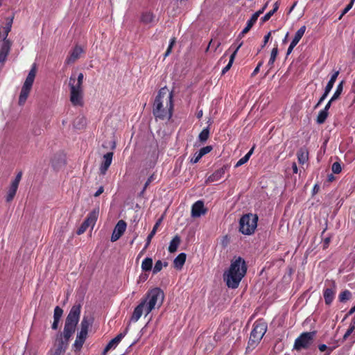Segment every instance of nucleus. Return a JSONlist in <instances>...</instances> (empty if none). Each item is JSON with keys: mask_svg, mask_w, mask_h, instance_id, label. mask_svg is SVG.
I'll return each mask as SVG.
<instances>
[{"mask_svg": "<svg viewBox=\"0 0 355 355\" xmlns=\"http://www.w3.org/2000/svg\"><path fill=\"white\" fill-rule=\"evenodd\" d=\"M173 94L166 87H162L153 105V114L156 121L169 120L173 113Z\"/></svg>", "mask_w": 355, "mask_h": 355, "instance_id": "nucleus-1", "label": "nucleus"}, {"mask_svg": "<svg viewBox=\"0 0 355 355\" xmlns=\"http://www.w3.org/2000/svg\"><path fill=\"white\" fill-rule=\"evenodd\" d=\"M246 272L247 266L245 260L240 257L234 258L231 261L228 270L223 274V279L227 287L231 288H238Z\"/></svg>", "mask_w": 355, "mask_h": 355, "instance_id": "nucleus-2", "label": "nucleus"}, {"mask_svg": "<svg viewBox=\"0 0 355 355\" xmlns=\"http://www.w3.org/2000/svg\"><path fill=\"white\" fill-rule=\"evenodd\" d=\"M267 329V323L263 320H257L254 322L246 347L247 353L256 348L266 333Z\"/></svg>", "mask_w": 355, "mask_h": 355, "instance_id": "nucleus-3", "label": "nucleus"}, {"mask_svg": "<svg viewBox=\"0 0 355 355\" xmlns=\"http://www.w3.org/2000/svg\"><path fill=\"white\" fill-rule=\"evenodd\" d=\"M164 299V292L159 288L149 290L141 301H146V316L153 309H159L163 304Z\"/></svg>", "mask_w": 355, "mask_h": 355, "instance_id": "nucleus-4", "label": "nucleus"}, {"mask_svg": "<svg viewBox=\"0 0 355 355\" xmlns=\"http://www.w3.org/2000/svg\"><path fill=\"white\" fill-rule=\"evenodd\" d=\"M36 73L37 64L33 63L20 92L18 102L19 105H24L25 104L32 89V87L36 76Z\"/></svg>", "mask_w": 355, "mask_h": 355, "instance_id": "nucleus-5", "label": "nucleus"}, {"mask_svg": "<svg viewBox=\"0 0 355 355\" xmlns=\"http://www.w3.org/2000/svg\"><path fill=\"white\" fill-rule=\"evenodd\" d=\"M70 88V101L73 106L83 105V84L76 82V76L71 75L69 80Z\"/></svg>", "mask_w": 355, "mask_h": 355, "instance_id": "nucleus-6", "label": "nucleus"}, {"mask_svg": "<svg viewBox=\"0 0 355 355\" xmlns=\"http://www.w3.org/2000/svg\"><path fill=\"white\" fill-rule=\"evenodd\" d=\"M257 214L248 213L243 215L239 220V231L245 235L252 234L257 226Z\"/></svg>", "mask_w": 355, "mask_h": 355, "instance_id": "nucleus-7", "label": "nucleus"}, {"mask_svg": "<svg viewBox=\"0 0 355 355\" xmlns=\"http://www.w3.org/2000/svg\"><path fill=\"white\" fill-rule=\"evenodd\" d=\"M315 334V331L302 333L295 340L293 349L297 351L309 349L314 341Z\"/></svg>", "mask_w": 355, "mask_h": 355, "instance_id": "nucleus-8", "label": "nucleus"}, {"mask_svg": "<svg viewBox=\"0 0 355 355\" xmlns=\"http://www.w3.org/2000/svg\"><path fill=\"white\" fill-rule=\"evenodd\" d=\"M337 286L336 282L333 279H326L323 289V297L325 304L330 306L336 296Z\"/></svg>", "mask_w": 355, "mask_h": 355, "instance_id": "nucleus-9", "label": "nucleus"}, {"mask_svg": "<svg viewBox=\"0 0 355 355\" xmlns=\"http://www.w3.org/2000/svg\"><path fill=\"white\" fill-rule=\"evenodd\" d=\"M139 21L142 24L148 26V28H151L157 24L159 18L157 17L153 11L148 10L141 12Z\"/></svg>", "mask_w": 355, "mask_h": 355, "instance_id": "nucleus-10", "label": "nucleus"}, {"mask_svg": "<svg viewBox=\"0 0 355 355\" xmlns=\"http://www.w3.org/2000/svg\"><path fill=\"white\" fill-rule=\"evenodd\" d=\"M80 304H74L67 316L64 324L76 327L80 319Z\"/></svg>", "mask_w": 355, "mask_h": 355, "instance_id": "nucleus-11", "label": "nucleus"}, {"mask_svg": "<svg viewBox=\"0 0 355 355\" xmlns=\"http://www.w3.org/2000/svg\"><path fill=\"white\" fill-rule=\"evenodd\" d=\"M22 175V171H19L16 175L15 180L12 181L6 196L7 202H9L13 200L21 180Z\"/></svg>", "mask_w": 355, "mask_h": 355, "instance_id": "nucleus-12", "label": "nucleus"}, {"mask_svg": "<svg viewBox=\"0 0 355 355\" xmlns=\"http://www.w3.org/2000/svg\"><path fill=\"white\" fill-rule=\"evenodd\" d=\"M127 224L123 220L118 221L114 227L112 234L111 236V241L115 242L119 240L124 234L126 230Z\"/></svg>", "mask_w": 355, "mask_h": 355, "instance_id": "nucleus-13", "label": "nucleus"}, {"mask_svg": "<svg viewBox=\"0 0 355 355\" xmlns=\"http://www.w3.org/2000/svg\"><path fill=\"white\" fill-rule=\"evenodd\" d=\"M84 53L83 49L78 45H76L66 59V63L70 64L74 63L78 59L80 58L81 54Z\"/></svg>", "mask_w": 355, "mask_h": 355, "instance_id": "nucleus-14", "label": "nucleus"}, {"mask_svg": "<svg viewBox=\"0 0 355 355\" xmlns=\"http://www.w3.org/2000/svg\"><path fill=\"white\" fill-rule=\"evenodd\" d=\"M12 43L9 40L2 41L0 46V63H4L10 53Z\"/></svg>", "mask_w": 355, "mask_h": 355, "instance_id": "nucleus-15", "label": "nucleus"}, {"mask_svg": "<svg viewBox=\"0 0 355 355\" xmlns=\"http://www.w3.org/2000/svg\"><path fill=\"white\" fill-rule=\"evenodd\" d=\"M207 209L205 208L204 202L202 200L196 201L191 207V216L193 218L200 217L205 214Z\"/></svg>", "mask_w": 355, "mask_h": 355, "instance_id": "nucleus-16", "label": "nucleus"}, {"mask_svg": "<svg viewBox=\"0 0 355 355\" xmlns=\"http://www.w3.org/2000/svg\"><path fill=\"white\" fill-rule=\"evenodd\" d=\"M227 166L224 165L223 167L214 171L211 175H210L206 180V184H209L211 182H216L220 180L223 175H225V171L227 170Z\"/></svg>", "mask_w": 355, "mask_h": 355, "instance_id": "nucleus-17", "label": "nucleus"}, {"mask_svg": "<svg viewBox=\"0 0 355 355\" xmlns=\"http://www.w3.org/2000/svg\"><path fill=\"white\" fill-rule=\"evenodd\" d=\"M114 153L112 152L107 153L103 156V161L100 166V173L101 175H105L109 168L110 166L112 164V157Z\"/></svg>", "mask_w": 355, "mask_h": 355, "instance_id": "nucleus-18", "label": "nucleus"}, {"mask_svg": "<svg viewBox=\"0 0 355 355\" xmlns=\"http://www.w3.org/2000/svg\"><path fill=\"white\" fill-rule=\"evenodd\" d=\"M242 45H243V42H241L236 46H234V44H232L231 46L230 49L234 47V50L230 57V60H229L228 64L222 69L221 75L225 74L230 69V68L232 67V64L234 62V60L235 59V57L236 55V53Z\"/></svg>", "mask_w": 355, "mask_h": 355, "instance_id": "nucleus-19", "label": "nucleus"}, {"mask_svg": "<svg viewBox=\"0 0 355 355\" xmlns=\"http://www.w3.org/2000/svg\"><path fill=\"white\" fill-rule=\"evenodd\" d=\"M69 340H67L65 338H62V334H59L57 336L55 342L53 345V348L55 349L60 350L62 352L64 353L68 347Z\"/></svg>", "mask_w": 355, "mask_h": 355, "instance_id": "nucleus-20", "label": "nucleus"}, {"mask_svg": "<svg viewBox=\"0 0 355 355\" xmlns=\"http://www.w3.org/2000/svg\"><path fill=\"white\" fill-rule=\"evenodd\" d=\"M355 330V316L352 319V321L349 324V327L345 334H344L342 342L347 340L349 338L350 343L353 344L355 343V336H352V334Z\"/></svg>", "mask_w": 355, "mask_h": 355, "instance_id": "nucleus-21", "label": "nucleus"}, {"mask_svg": "<svg viewBox=\"0 0 355 355\" xmlns=\"http://www.w3.org/2000/svg\"><path fill=\"white\" fill-rule=\"evenodd\" d=\"M146 301H141L140 303L135 308L132 315L131 316V320L137 322L142 315L144 310L146 308Z\"/></svg>", "mask_w": 355, "mask_h": 355, "instance_id": "nucleus-22", "label": "nucleus"}, {"mask_svg": "<svg viewBox=\"0 0 355 355\" xmlns=\"http://www.w3.org/2000/svg\"><path fill=\"white\" fill-rule=\"evenodd\" d=\"M297 157L300 164H304L309 159V151L306 147L300 148L297 152Z\"/></svg>", "mask_w": 355, "mask_h": 355, "instance_id": "nucleus-23", "label": "nucleus"}, {"mask_svg": "<svg viewBox=\"0 0 355 355\" xmlns=\"http://www.w3.org/2000/svg\"><path fill=\"white\" fill-rule=\"evenodd\" d=\"M99 214V208H95L89 213L85 221L89 224L91 226H94L98 219Z\"/></svg>", "mask_w": 355, "mask_h": 355, "instance_id": "nucleus-24", "label": "nucleus"}, {"mask_svg": "<svg viewBox=\"0 0 355 355\" xmlns=\"http://www.w3.org/2000/svg\"><path fill=\"white\" fill-rule=\"evenodd\" d=\"M257 19H258V17H257V15L253 14L252 15V17H250V19L249 20H248L246 26L241 32V33L239 34V37H243L246 33H248L250 31V30L252 28L253 25L256 23Z\"/></svg>", "mask_w": 355, "mask_h": 355, "instance_id": "nucleus-25", "label": "nucleus"}, {"mask_svg": "<svg viewBox=\"0 0 355 355\" xmlns=\"http://www.w3.org/2000/svg\"><path fill=\"white\" fill-rule=\"evenodd\" d=\"M187 255L182 252L179 254L173 261L174 266L177 268H182L186 261Z\"/></svg>", "mask_w": 355, "mask_h": 355, "instance_id": "nucleus-26", "label": "nucleus"}, {"mask_svg": "<svg viewBox=\"0 0 355 355\" xmlns=\"http://www.w3.org/2000/svg\"><path fill=\"white\" fill-rule=\"evenodd\" d=\"M181 242V239L180 236L175 235L173 239L171 241L169 246H168V251L171 253H173L177 251L178 247L180 245Z\"/></svg>", "mask_w": 355, "mask_h": 355, "instance_id": "nucleus-27", "label": "nucleus"}, {"mask_svg": "<svg viewBox=\"0 0 355 355\" xmlns=\"http://www.w3.org/2000/svg\"><path fill=\"white\" fill-rule=\"evenodd\" d=\"M75 330L76 327L64 324L63 333L61 334L62 335V338H65L67 340H69L75 332Z\"/></svg>", "mask_w": 355, "mask_h": 355, "instance_id": "nucleus-28", "label": "nucleus"}, {"mask_svg": "<svg viewBox=\"0 0 355 355\" xmlns=\"http://www.w3.org/2000/svg\"><path fill=\"white\" fill-rule=\"evenodd\" d=\"M339 71H334V73L331 74V78H330V80H329V82L327 83L325 88H324V90L326 92H328L329 93L331 92V90L332 89L334 85V83L339 75Z\"/></svg>", "mask_w": 355, "mask_h": 355, "instance_id": "nucleus-29", "label": "nucleus"}, {"mask_svg": "<svg viewBox=\"0 0 355 355\" xmlns=\"http://www.w3.org/2000/svg\"><path fill=\"white\" fill-rule=\"evenodd\" d=\"M345 81L344 80H341L336 87V91L333 96H331V101H337L340 97L343 92V88L345 85Z\"/></svg>", "mask_w": 355, "mask_h": 355, "instance_id": "nucleus-30", "label": "nucleus"}, {"mask_svg": "<svg viewBox=\"0 0 355 355\" xmlns=\"http://www.w3.org/2000/svg\"><path fill=\"white\" fill-rule=\"evenodd\" d=\"M305 31H306L305 26H302L300 29H298L297 31L295 33V36H294L292 42H291V44L296 46L298 44V42H300V40L302 39V37H303V35L305 33Z\"/></svg>", "mask_w": 355, "mask_h": 355, "instance_id": "nucleus-31", "label": "nucleus"}, {"mask_svg": "<svg viewBox=\"0 0 355 355\" xmlns=\"http://www.w3.org/2000/svg\"><path fill=\"white\" fill-rule=\"evenodd\" d=\"M141 270L144 272H149L153 270V259L146 257L141 263Z\"/></svg>", "mask_w": 355, "mask_h": 355, "instance_id": "nucleus-32", "label": "nucleus"}, {"mask_svg": "<svg viewBox=\"0 0 355 355\" xmlns=\"http://www.w3.org/2000/svg\"><path fill=\"white\" fill-rule=\"evenodd\" d=\"M278 55V45L277 44H275V46L271 51L270 53V58L269 59V61L268 62V66L270 69H272L274 64V62L277 58V56Z\"/></svg>", "mask_w": 355, "mask_h": 355, "instance_id": "nucleus-33", "label": "nucleus"}, {"mask_svg": "<svg viewBox=\"0 0 355 355\" xmlns=\"http://www.w3.org/2000/svg\"><path fill=\"white\" fill-rule=\"evenodd\" d=\"M12 21H13V17L10 18V19H8L5 26L3 27V34H2L3 40H8L7 37L11 31Z\"/></svg>", "mask_w": 355, "mask_h": 355, "instance_id": "nucleus-34", "label": "nucleus"}, {"mask_svg": "<svg viewBox=\"0 0 355 355\" xmlns=\"http://www.w3.org/2000/svg\"><path fill=\"white\" fill-rule=\"evenodd\" d=\"M160 223H161V219L158 220L156 222V223L153 226V228L152 231L148 235L147 239H146V248H148L153 237L156 234L157 230L159 225H160Z\"/></svg>", "mask_w": 355, "mask_h": 355, "instance_id": "nucleus-35", "label": "nucleus"}, {"mask_svg": "<svg viewBox=\"0 0 355 355\" xmlns=\"http://www.w3.org/2000/svg\"><path fill=\"white\" fill-rule=\"evenodd\" d=\"M85 339L78 336L75 340V342L73 345V347L75 352H80L85 342Z\"/></svg>", "mask_w": 355, "mask_h": 355, "instance_id": "nucleus-36", "label": "nucleus"}, {"mask_svg": "<svg viewBox=\"0 0 355 355\" xmlns=\"http://www.w3.org/2000/svg\"><path fill=\"white\" fill-rule=\"evenodd\" d=\"M168 265L166 261H162L161 260H158L155 262V264L153 268V273L157 274L160 272L164 267H167Z\"/></svg>", "mask_w": 355, "mask_h": 355, "instance_id": "nucleus-37", "label": "nucleus"}, {"mask_svg": "<svg viewBox=\"0 0 355 355\" xmlns=\"http://www.w3.org/2000/svg\"><path fill=\"white\" fill-rule=\"evenodd\" d=\"M329 112L326 111V110H322L319 112L318 115L316 119V122L318 124H322L325 122L327 118L328 117Z\"/></svg>", "mask_w": 355, "mask_h": 355, "instance_id": "nucleus-38", "label": "nucleus"}, {"mask_svg": "<svg viewBox=\"0 0 355 355\" xmlns=\"http://www.w3.org/2000/svg\"><path fill=\"white\" fill-rule=\"evenodd\" d=\"M352 297V293L349 290H345L338 295V300L340 302H346Z\"/></svg>", "mask_w": 355, "mask_h": 355, "instance_id": "nucleus-39", "label": "nucleus"}, {"mask_svg": "<svg viewBox=\"0 0 355 355\" xmlns=\"http://www.w3.org/2000/svg\"><path fill=\"white\" fill-rule=\"evenodd\" d=\"M209 128L208 127L204 128L198 135L199 141L201 143H205L209 139Z\"/></svg>", "mask_w": 355, "mask_h": 355, "instance_id": "nucleus-40", "label": "nucleus"}, {"mask_svg": "<svg viewBox=\"0 0 355 355\" xmlns=\"http://www.w3.org/2000/svg\"><path fill=\"white\" fill-rule=\"evenodd\" d=\"M92 319L89 318L88 316H84L81 323H80V329L87 330L89 327L92 325Z\"/></svg>", "mask_w": 355, "mask_h": 355, "instance_id": "nucleus-41", "label": "nucleus"}, {"mask_svg": "<svg viewBox=\"0 0 355 355\" xmlns=\"http://www.w3.org/2000/svg\"><path fill=\"white\" fill-rule=\"evenodd\" d=\"M127 332V330L124 331L123 333L119 334L115 338L112 339L109 343L114 347L117 345L121 340L123 338V337L125 336Z\"/></svg>", "mask_w": 355, "mask_h": 355, "instance_id": "nucleus-42", "label": "nucleus"}, {"mask_svg": "<svg viewBox=\"0 0 355 355\" xmlns=\"http://www.w3.org/2000/svg\"><path fill=\"white\" fill-rule=\"evenodd\" d=\"M345 101L349 102V105H352L355 103V92L353 90V87H351V90L346 95Z\"/></svg>", "mask_w": 355, "mask_h": 355, "instance_id": "nucleus-43", "label": "nucleus"}, {"mask_svg": "<svg viewBox=\"0 0 355 355\" xmlns=\"http://www.w3.org/2000/svg\"><path fill=\"white\" fill-rule=\"evenodd\" d=\"M63 314V310L57 306L54 309L53 319L60 320V318Z\"/></svg>", "mask_w": 355, "mask_h": 355, "instance_id": "nucleus-44", "label": "nucleus"}, {"mask_svg": "<svg viewBox=\"0 0 355 355\" xmlns=\"http://www.w3.org/2000/svg\"><path fill=\"white\" fill-rule=\"evenodd\" d=\"M331 170L334 173H336V174L340 173L342 171V167H341L340 164L338 162L333 163L332 166H331Z\"/></svg>", "mask_w": 355, "mask_h": 355, "instance_id": "nucleus-45", "label": "nucleus"}, {"mask_svg": "<svg viewBox=\"0 0 355 355\" xmlns=\"http://www.w3.org/2000/svg\"><path fill=\"white\" fill-rule=\"evenodd\" d=\"M89 226H91V225L84 220V222L82 223L81 226L78 228V230L77 231V234L78 235L82 234L83 233H84L86 231V230Z\"/></svg>", "mask_w": 355, "mask_h": 355, "instance_id": "nucleus-46", "label": "nucleus"}, {"mask_svg": "<svg viewBox=\"0 0 355 355\" xmlns=\"http://www.w3.org/2000/svg\"><path fill=\"white\" fill-rule=\"evenodd\" d=\"M213 148L211 146H207L205 147H202L200 149L199 153L200 155H205L206 154L210 153L212 150Z\"/></svg>", "mask_w": 355, "mask_h": 355, "instance_id": "nucleus-47", "label": "nucleus"}, {"mask_svg": "<svg viewBox=\"0 0 355 355\" xmlns=\"http://www.w3.org/2000/svg\"><path fill=\"white\" fill-rule=\"evenodd\" d=\"M155 179V174H152L146 180V183L144 184V187L143 190L141 191V193H144V192L146 191L147 187L149 186V184Z\"/></svg>", "mask_w": 355, "mask_h": 355, "instance_id": "nucleus-48", "label": "nucleus"}, {"mask_svg": "<svg viewBox=\"0 0 355 355\" xmlns=\"http://www.w3.org/2000/svg\"><path fill=\"white\" fill-rule=\"evenodd\" d=\"M329 93L328 92H326L324 90L323 94L322 95V96L320 98L318 103L315 105V108L318 107L322 104V103L324 101V99L327 98V96L329 95Z\"/></svg>", "mask_w": 355, "mask_h": 355, "instance_id": "nucleus-49", "label": "nucleus"}, {"mask_svg": "<svg viewBox=\"0 0 355 355\" xmlns=\"http://www.w3.org/2000/svg\"><path fill=\"white\" fill-rule=\"evenodd\" d=\"M274 11L268 12L263 17H261V20L263 23L266 22L270 19V18L274 15Z\"/></svg>", "mask_w": 355, "mask_h": 355, "instance_id": "nucleus-50", "label": "nucleus"}, {"mask_svg": "<svg viewBox=\"0 0 355 355\" xmlns=\"http://www.w3.org/2000/svg\"><path fill=\"white\" fill-rule=\"evenodd\" d=\"M202 155H200V153H196L193 157L191 159V162L193 164H196L200 161V159L202 157Z\"/></svg>", "mask_w": 355, "mask_h": 355, "instance_id": "nucleus-51", "label": "nucleus"}, {"mask_svg": "<svg viewBox=\"0 0 355 355\" xmlns=\"http://www.w3.org/2000/svg\"><path fill=\"white\" fill-rule=\"evenodd\" d=\"M254 148L255 146H253L252 148L249 150V152L243 157V159L245 160V162H247L249 160L250 156L252 155Z\"/></svg>", "mask_w": 355, "mask_h": 355, "instance_id": "nucleus-52", "label": "nucleus"}, {"mask_svg": "<svg viewBox=\"0 0 355 355\" xmlns=\"http://www.w3.org/2000/svg\"><path fill=\"white\" fill-rule=\"evenodd\" d=\"M271 37V31H270L269 33H268V34H266L264 37H263V44L261 45V49H263L266 45V44L268 42L270 38Z\"/></svg>", "mask_w": 355, "mask_h": 355, "instance_id": "nucleus-53", "label": "nucleus"}, {"mask_svg": "<svg viewBox=\"0 0 355 355\" xmlns=\"http://www.w3.org/2000/svg\"><path fill=\"white\" fill-rule=\"evenodd\" d=\"M263 61H260L258 64H257V66L256 67V68L254 69L253 72L252 73V76H256L259 70H260V67L263 65Z\"/></svg>", "mask_w": 355, "mask_h": 355, "instance_id": "nucleus-54", "label": "nucleus"}, {"mask_svg": "<svg viewBox=\"0 0 355 355\" xmlns=\"http://www.w3.org/2000/svg\"><path fill=\"white\" fill-rule=\"evenodd\" d=\"M49 355H63L64 353L62 352L60 350L55 349L53 347L49 351Z\"/></svg>", "mask_w": 355, "mask_h": 355, "instance_id": "nucleus-55", "label": "nucleus"}, {"mask_svg": "<svg viewBox=\"0 0 355 355\" xmlns=\"http://www.w3.org/2000/svg\"><path fill=\"white\" fill-rule=\"evenodd\" d=\"M355 0H351L349 3L345 7L343 12V15L347 13L353 6Z\"/></svg>", "mask_w": 355, "mask_h": 355, "instance_id": "nucleus-56", "label": "nucleus"}, {"mask_svg": "<svg viewBox=\"0 0 355 355\" xmlns=\"http://www.w3.org/2000/svg\"><path fill=\"white\" fill-rule=\"evenodd\" d=\"M87 334H88L87 330L80 329V331L78 333L77 335L86 340L87 337Z\"/></svg>", "mask_w": 355, "mask_h": 355, "instance_id": "nucleus-57", "label": "nucleus"}, {"mask_svg": "<svg viewBox=\"0 0 355 355\" xmlns=\"http://www.w3.org/2000/svg\"><path fill=\"white\" fill-rule=\"evenodd\" d=\"M268 2H266V4L260 10H259L255 13H254V15H257V17H259L260 16V15L264 12L265 9L268 6Z\"/></svg>", "mask_w": 355, "mask_h": 355, "instance_id": "nucleus-58", "label": "nucleus"}, {"mask_svg": "<svg viewBox=\"0 0 355 355\" xmlns=\"http://www.w3.org/2000/svg\"><path fill=\"white\" fill-rule=\"evenodd\" d=\"M84 79V75L83 73H80L77 77L76 78V82L78 83L79 84H83Z\"/></svg>", "mask_w": 355, "mask_h": 355, "instance_id": "nucleus-59", "label": "nucleus"}, {"mask_svg": "<svg viewBox=\"0 0 355 355\" xmlns=\"http://www.w3.org/2000/svg\"><path fill=\"white\" fill-rule=\"evenodd\" d=\"M104 191V187L103 186H101L96 191V193L94 194V197H98L101 194H102Z\"/></svg>", "mask_w": 355, "mask_h": 355, "instance_id": "nucleus-60", "label": "nucleus"}, {"mask_svg": "<svg viewBox=\"0 0 355 355\" xmlns=\"http://www.w3.org/2000/svg\"><path fill=\"white\" fill-rule=\"evenodd\" d=\"M59 322L60 320L53 319V322L51 326L53 329L56 330L58 329Z\"/></svg>", "mask_w": 355, "mask_h": 355, "instance_id": "nucleus-61", "label": "nucleus"}, {"mask_svg": "<svg viewBox=\"0 0 355 355\" xmlns=\"http://www.w3.org/2000/svg\"><path fill=\"white\" fill-rule=\"evenodd\" d=\"M318 349L320 352H324L326 350H328L329 347L324 344H321L318 345Z\"/></svg>", "mask_w": 355, "mask_h": 355, "instance_id": "nucleus-62", "label": "nucleus"}, {"mask_svg": "<svg viewBox=\"0 0 355 355\" xmlns=\"http://www.w3.org/2000/svg\"><path fill=\"white\" fill-rule=\"evenodd\" d=\"M335 101H331V98L328 101V103L326 104L325 107L323 110H326V111L329 112V108L331 107V103L334 102Z\"/></svg>", "mask_w": 355, "mask_h": 355, "instance_id": "nucleus-63", "label": "nucleus"}, {"mask_svg": "<svg viewBox=\"0 0 355 355\" xmlns=\"http://www.w3.org/2000/svg\"><path fill=\"white\" fill-rule=\"evenodd\" d=\"M246 162H245V160L242 158H241L236 164L235 165V167H239L241 166H242L243 164H245Z\"/></svg>", "mask_w": 355, "mask_h": 355, "instance_id": "nucleus-64", "label": "nucleus"}]
</instances>
